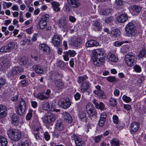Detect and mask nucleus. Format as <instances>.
<instances>
[{
	"label": "nucleus",
	"instance_id": "obj_1",
	"mask_svg": "<svg viewBox=\"0 0 146 146\" xmlns=\"http://www.w3.org/2000/svg\"><path fill=\"white\" fill-rule=\"evenodd\" d=\"M135 54L132 53H128L125 55L124 60L127 66L131 67L136 63V58Z\"/></svg>",
	"mask_w": 146,
	"mask_h": 146
},
{
	"label": "nucleus",
	"instance_id": "obj_2",
	"mask_svg": "<svg viewBox=\"0 0 146 146\" xmlns=\"http://www.w3.org/2000/svg\"><path fill=\"white\" fill-rule=\"evenodd\" d=\"M7 134L10 138L15 141L19 140L21 136V132L17 130L9 129L7 131Z\"/></svg>",
	"mask_w": 146,
	"mask_h": 146
},
{
	"label": "nucleus",
	"instance_id": "obj_3",
	"mask_svg": "<svg viewBox=\"0 0 146 146\" xmlns=\"http://www.w3.org/2000/svg\"><path fill=\"white\" fill-rule=\"evenodd\" d=\"M125 31L128 36H134L136 34V27L134 25L131 23H128L125 26Z\"/></svg>",
	"mask_w": 146,
	"mask_h": 146
},
{
	"label": "nucleus",
	"instance_id": "obj_4",
	"mask_svg": "<svg viewBox=\"0 0 146 146\" xmlns=\"http://www.w3.org/2000/svg\"><path fill=\"white\" fill-rule=\"evenodd\" d=\"M26 103L24 100L21 98L19 103L18 107H16V112L19 115H23L26 109Z\"/></svg>",
	"mask_w": 146,
	"mask_h": 146
},
{
	"label": "nucleus",
	"instance_id": "obj_5",
	"mask_svg": "<svg viewBox=\"0 0 146 146\" xmlns=\"http://www.w3.org/2000/svg\"><path fill=\"white\" fill-rule=\"evenodd\" d=\"M14 42H10L7 43L6 45L2 46L0 49V52L3 53L10 52L15 48Z\"/></svg>",
	"mask_w": 146,
	"mask_h": 146
},
{
	"label": "nucleus",
	"instance_id": "obj_6",
	"mask_svg": "<svg viewBox=\"0 0 146 146\" xmlns=\"http://www.w3.org/2000/svg\"><path fill=\"white\" fill-rule=\"evenodd\" d=\"M58 104L62 108L66 109L70 106L71 103L69 99L64 98L60 100L58 102Z\"/></svg>",
	"mask_w": 146,
	"mask_h": 146
},
{
	"label": "nucleus",
	"instance_id": "obj_7",
	"mask_svg": "<svg viewBox=\"0 0 146 146\" xmlns=\"http://www.w3.org/2000/svg\"><path fill=\"white\" fill-rule=\"evenodd\" d=\"M58 26L65 31L69 29V25L64 18L60 19L57 22Z\"/></svg>",
	"mask_w": 146,
	"mask_h": 146
},
{
	"label": "nucleus",
	"instance_id": "obj_8",
	"mask_svg": "<svg viewBox=\"0 0 146 146\" xmlns=\"http://www.w3.org/2000/svg\"><path fill=\"white\" fill-rule=\"evenodd\" d=\"M55 119V116L54 114L52 113L49 112L44 116L43 120L45 123L49 124L54 121Z\"/></svg>",
	"mask_w": 146,
	"mask_h": 146
},
{
	"label": "nucleus",
	"instance_id": "obj_9",
	"mask_svg": "<svg viewBox=\"0 0 146 146\" xmlns=\"http://www.w3.org/2000/svg\"><path fill=\"white\" fill-rule=\"evenodd\" d=\"M87 112L91 116H93L96 114V112L94 107L91 103H88L86 106Z\"/></svg>",
	"mask_w": 146,
	"mask_h": 146
},
{
	"label": "nucleus",
	"instance_id": "obj_10",
	"mask_svg": "<svg viewBox=\"0 0 146 146\" xmlns=\"http://www.w3.org/2000/svg\"><path fill=\"white\" fill-rule=\"evenodd\" d=\"M90 84L88 81L82 82L80 85V90L82 93H84L87 91L89 88Z\"/></svg>",
	"mask_w": 146,
	"mask_h": 146
},
{
	"label": "nucleus",
	"instance_id": "obj_11",
	"mask_svg": "<svg viewBox=\"0 0 146 146\" xmlns=\"http://www.w3.org/2000/svg\"><path fill=\"white\" fill-rule=\"evenodd\" d=\"M60 42V38L58 35H55L53 36L52 42L54 46L56 47L59 46Z\"/></svg>",
	"mask_w": 146,
	"mask_h": 146
},
{
	"label": "nucleus",
	"instance_id": "obj_12",
	"mask_svg": "<svg viewBox=\"0 0 146 146\" xmlns=\"http://www.w3.org/2000/svg\"><path fill=\"white\" fill-rule=\"evenodd\" d=\"M72 137H73L76 145L77 146H81L84 143V142L77 135L74 134Z\"/></svg>",
	"mask_w": 146,
	"mask_h": 146
},
{
	"label": "nucleus",
	"instance_id": "obj_13",
	"mask_svg": "<svg viewBox=\"0 0 146 146\" xmlns=\"http://www.w3.org/2000/svg\"><path fill=\"white\" fill-rule=\"evenodd\" d=\"M23 70L22 68L20 66H15L13 68L10 73V75H16L19 73L22 72Z\"/></svg>",
	"mask_w": 146,
	"mask_h": 146
},
{
	"label": "nucleus",
	"instance_id": "obj_14",
	"mask_svg": "<svg viewBox=\"0 0 146 146\" xmlns=\"http://www.w3.org/2000/svg\"><path fill=\"white\" fill-rule=\"evenodd\" d=\"M82 40L80 37H78L75 39L72 40L70 44L75 47H78L81 44Z\"/></svg>",
	"mask_w": 146,
	"mask_h": 146
},
{
	"label": "nucleus",
	"instance_id": "obj_15",
	"mask_svg": "<svg viewBox=\"0 0 146 146\" xmlns=\"http://www.w3.org/2000/svg\"><path fill=\"white\" fill-rule=\"evenodd\" d=\"M39 49L44 53L49 54L50 51V47L46 44H40L39 45Z\"/></svg>",
	"mask_w": 146,
	"mask_h": 146
},
{
	"label": "nucleus",
	"instance_id": "obj_16",
	"mask_svg": "<svg viewBox=\"0 0 146 146\" xmlns=\"http://www.w3.org/2000/svg\"><path fill=\"white\" fill-rule=\"evenodd\" d=\"M99 44V43L96 41L92 40L88 41L85 44V46L86 47H92L98 46Z\"/></svg>",
	"mask_w": 146,
	"mask_h": 146
},
{
	"label": "nucleus",
	"instance_id": "obj_17",
	"mask_svg": "<svg viewBox=\"0 0 146 146\" xmlns=\"http://www.w3.org/2000/svg\"><path fill=\"white\" fill-rule=\"evenodd\" d=\"M130 131L131 133L135 132L139 127V122H133L130 125Z\"/></svg>",
	"mask_w": 146,
	"mask_h": 146
},
{
	"label": "nucleus",
	"instance_id": "obj_18",
	"mask_svg": "<svg viewBox=\"0 0 146 146\" xmlns=\"http://www.w3.org/2000/svg\"><path fill=\"white\" fill-rule=\"evenodd\" d=\"M7 108L5 106L0 105V118L5 117L7 115Z\"/></svg>",
	"mask_w": 146,
	"mask_h": 146
},
{
	"label": "nucleus",
	"instance_id": "obj_19",
	"mask_svg": "<svg viewBox=\"0 0 146 146\" xmlns=\"http://www.w3.org/2000/svg\"><path fill=\"white\" fill-rule=\"evenodd\" d=\"M55 86L58 90L65 88L64 83L60 80L56 79L54 81Z\"/></svg>",
	"mask_w": 146,
	"mask_h": 146
},
{
	"label": "nucleus",
	"instance_id": "obj_20",
	"mask_svg": "<svg viewBox=\"0 0 146 146\" xmlns=\"http://www.w3.org/2000/svg\"><path fill=\"white\" fill-rule=\"evenodd\" d=\"M0 62L2 63L5 68H7L9 67L11 65V62L10 60L6 58H0Z\"/></svg>",
	"mask_w": 146,
	"mask_h": 146
},
{
	"label": "nucleus",
	"instance_id": "obj_21",
	"mask_svg": "<svg viewBox=\"0 0 146 146\" xmlns=\"http://www.w3.org/2000/svg\"><path fill=\"white\" fill-rule=\"evenodd\" d=\"M64 120L67 122L70 123L72 122V118L70 114L66 111H64L62 114Z\"/></svg>",
	"mask_w": 146,
	"mask_h": 146
},
{
	"label": "nucleus",
	"instance_id": "obj_22",
	"mask_svg": "<svg viewBox=\"0 0 146 146\" xmlns=\"http://www.w3.org/2000/svg\"><path fill=\"white\" fill-rule=\"evenodd\" d=\"M93 63L94 64L97 66H99L102 64V62L103 61V58L99 57V58L92 57Z\"/></svg>",
	"mask_w": 146,
	"mask_h": 146
},
{
	"label": "nucleus",
	"instance_id": "obj_23",
	"mask_svg": "<svg viewBox=\"0 0 146 146\" xmlns=\"http://www.w3.org/2000/svg\"><path fill=\"white\" fill-rule=\"evenodd\" d=\"M33 68L35 70V72L37 74H41L43 72L42 67L38 64L34 65L33 66Z\"/></svg>",
	"mask_w": 146,
	"mask_h": 146
},
{
	"label": "nucleus",
	"instance_id": "obj_24",
	"mask_svg": "<svg viewBox=\"0 0 146 146\" xmlns=\"http://www.w3.org/2000/svg\"><path fill=\"white\" fill-rule=\"evenodd\" d=\"M12 123L15 126L18 125L19 121V116L17 114L14 113L12 116Z\"/></svg>",
	"mask_w": 146,
	"mask_h": 146
},
{
	"label": "nucleus",
	"instance_id": "obj_25",
	"mask_svg": "<svg viewBox=\"0 0 146 146\" xmlns=\"http://www.w3.org/2000/svg\"><path fill=\"white\" fill-rule=\"evenodd\" d=\"M127 16L126 14H122L117 18V21L120 23H123L125 22L127 19Z\"/></svg>",
	"mask_w": 146,
	"mask_h": 146
},
{
	"label": "nucleus",
	"instance_id": "obj_26",
	"mask_svg": "<svg viewBox=\"0 0 146 146\" xmlns=\"http://www.w3.org/2000/svg\"><path fill=\"white\" fill-rule=\"evenodd\" d=\"M69 5L73 7H77L80 5L78 0H68Z\"/></svg>",
	"mask_w": 146,
	"mask_h": 146
},
{
	"label": "nucleus",
	"instance_id": "obj_27",
	"mask_svg": "<svg viewBox=\"0 0 146 146\" xmlns=\"http://www.w3.org/2000/svg\"><path fill=\"white\" fill-rule=\"evenodd\" d=\"M92 25L96 27L95 28H94L95 31H101L102 29V27L99 22L97 21H93Z\"/></svg>",
	"mask_w": 146,
	"mask_h": 146
},
{
	"label": "nucleus",
	"instance_id": "obj_28",
	"mask_svg": "<svg viewBox=\"0 0 146 146\" xmlns=\"http://www.w3.org/2000/svg\"><path fill=\"white\" fill-rule=\"evenodd\" d=\"M95 95H97L100 98L104 99L106 98V96L104 92L102 90H95L93 92Z\"/></svg>",
	"mask_w": 146,
	"mask_h": 146
},
{
	"label": "nucleus",
	"instance_id": "obj_29",
	"mask_svg": "<svg viewBox=\"0 0 146 146\" xmlns=\"http://www.w3.org/2000/svg\"><path fill=\"white\" fill-rule=\"evenodd\" d=\"M108 58L109 60L113 62H115L117 61L118 58L115 55L111 53H109L108 55Z\"/></svg>",
	"mask_w": 146,
	"mask_h": 146
},
{
	"label": "nucleus",
	"instance_id": "obj_30",
	"mask_svg": "<svg viewBox=\"0 0 146 146\" xmlns=\"http://www.w3.org/2000/svg\"><path fill=\"white\" fill-rule=\"evenodd\" d=\"M51 5L54 11L59 12L60 11V9L59 7L60 6V4L58 3L53 1L51 3Z\"/></svg>",
	"mask_w": 146,
	"mask_h": 146
},
{
	"label": "nucleus",
	"instance_id": "obj_31",
	"mask_svg": "<svg viewBox=\"0 0 146 146\" xmlns=\"http://www.w3.org/2000/svg\"><path fill=\"white\" fill-rule=\"evenodd\" d=\"M102 49L98 48L93 50L92 52L93 57L99 58V56H100L102 52Z\"/></svg>",
	"mask_w": 146,
	"mask_h": 146
},
{
	"label": "nucleus",
	"instance_id": "obj_32",
	"mask_svg": "<svg viewBox=\"0 0 146 146\" xmlns=\"http://www.w3.org/2000/svg\"><path fill=\"white\" fill-rule=\"evenodd\" d=\"M132 11L135 13L138 14L141 11L142 8L137 5H133L131 6Z\"/></svg>",
	"mask_w": 146,
	"mask_h": 146
},
{
	"label": "nucleus",
	"instance_id": "obj_33",
	"mask_svg": "<svg viewBox=\"0 0 146 146\" xmlns=\"http://www.w3.org/2000/svg\"><path fill=\"white\" fill-rule=\"evenodd\" d=\"M86 115V114L85 111H81L79 112V116L82 121L86 122L87 120V117Z\"/></svg>",
	"mask_w": 146,
	"mask_h": 146
},
{
	"label": "nucleus",
	"instance_id": "obj_34",
	"mask_svg": "<svg viewBox=\"0 0 146 146\" xmlns=\"http://www.w3.org/2000/svg\"><path fill=\"white\" fill-rule=\"evenodd\" d=\"M120 34V30L118 29H114L111 31L110 34L111 36L117 37L119 36Z\"/></svg>",
	"mask_w": 146,
	"mask_h": 146
},
{
	"label": "nucleus",
	"instance_id": "obj_35",
	"mask_svg": "<svg viewBox=\"0 0 146 146\" xmlns=\"http://www.w3.org/2000/svg\"><path fill=\"white\" fill-rule=\"evenodd\" d=\"M36 98L41 100H48L46 97L43 92H39L38 93Z\"/></svg>",
	"mask_w": 146,
	"mask_h": 146
},
{
	"label": "nucleus",
	"instance_id": "obj_36",
	"mask_svg": "<svg viewBox=\"0 0 146 146\" xmlns=\"http://www.w3.org/2000/svg\"><path fill=\"white\" fill-rule=\"evenodd\" d=\"M110 143L111 146H118L120 145L119 141L118 139L113 138L110 141Z\"/></svg>",
	"mask_w": 146,
	"mask_h": 146
},
{
	"label": "nucleus",
	"instance_id": "obj_37",
	"mask_svg": "<svg viewBox=\"0 0 146 146\" xmlns=\"http://www.w3.org/2000/svg\"><path fill=\"white\" fill-rule=\"evenodd\" d=\"M18 62L19 64L23 65L26 64L27 60L25 57H19L18 59Z\"/></svg>",
	"mask_w": 146,
	"mask_h": 146
},
{
	"label": "nucleus",
	"instance_id": "obj_38",
	"mask_svg": "<svg viewBox=\"0 0 146 146\" xmlns=\"http://www.w3.org/2000/svg\"><path fill=\"white\" fill-rule=\"evenodd\" d=\"M56 128L58 130L61 131L63 129V126L60 120L58 121L56 124Z\"/></svg>",
	"mask_w": 146,
	"mask_h": 146
},
{
	"label": "nucleus",
	"instance_id": "obj_39",
	"mask_svg": "<svg viewBox=\"0 0 146 146\" xmlns=\"http://www.w3.org/2000/svg\"><path fill=\"white\" fill-rule=\"evenodd\" d=\"M42 108L47 111H51V107H50L48 102H45L43 103L42 107Z\"/></svg>",
	"mask_w": 146,
	"mask_h": 146
},
{
	"label": "nucleus",
	"instance_id": "obj_40",
	"mask_svg": "<svg viewBox=\"0 0 146 146\" xmlns=\"http://www.w3.org/2000/svg\"><path fill=\"white\" fill-rule=\"evenodd\" d=\"M38 25L39 27L41 29H43L45 28L47 25V22L46 21H44L42 20H40L39 23Z\"/></svg>",
	"mask_w": 146,
	"mask_h": 146
},
{
	"label": "nucleus",
	"instance_id": "obj_41",
	"mask_svg": "<svg viewBox=\"0 0 146 146\" xmlns=\"http://www.w3.org/2000/svg\"><path fill=\"white\" fill-rule=\"evenodd\" d=\"M0 142L2 146H6L7 144L6 138L1 136H0Z\"/></svg>",
	"mask_w": 146,
	"mask_h": 146
},
{
	"label": "nucleus",
	"instance_id": "obj_42",
	"mask_svg": "<svg viewBox=\"0 0 146 146\" xmlns=\"http://www.w3.org/2000/svg\"><path fill=\"white\" fill-rule=\"evenodd\" d=\"M59 74L57 71H53L51 74V78L52 79L54 80V81L56 80V78H58Z\"/></svg>",
	"mask_w": 146,
	"mask_h": 146
},
{
	"label": "nucleus",
	"instance_id": "obj_43",
	"mask_svg": "<svg viewBox=\"0 0 146 146\" xmlns=\"http://www.w3.org/2000/svg\"><path fill=\"white\" fill-rule=\"evenodd\" d=\"M110 105L113 107L117 105V100L113 98H110L109 100Z\"/></svg>",
	"mask_w": 146,
	"mask_h": 146
},
{
	"label": "nucleus",
	"instance_id": "obj_44",
	"mask_svg": "<svg viewBox=\"0 0 146 146\" xmlns=\"http://www.w3.org/2000/svg\"><path fill=\"white\" fill-rule=\"evenodd\" d=\"M88 77H87L86 75L81 76L78 77V82L79 83H82L83 82H85V81L86 79H88Z\"/></svg>",
	"mask_w": 146,
	"mask_h": 146
},
{
	"label": "nucleus",
	"instance_id": "obj_45",
	"mask_svg": "<svg viewBox=\"0 0 146 146\" xmlns=\"http://www.w3.org/2000/svg\"><path fill=\"white\" fill-rule=\"evenodd\" d=\"M64 53L70 55V57H74L76 54L75 51L73 50H69L68 51L64 52Z\"/></svg>",
	"mask_w": 146,
	"mask_h": 146
},
{
	"label": "nucleus",
	"instance_id": "obj_46",
	"mask_svg": "<svg viewBox=\"0 0 146 146\" xmlns=\"http://www.w3.org/2000/svg\"><path fill=\"white\" fill-rule=\"evenodd\" d=\"M103 137L102 135L96 136L94 137V140L96 143H98L100 141L101 139L103 138Z\"/></svg>",
	"mask_w": 146,
	"mask_h": 146
},
{
	"label": "nucleus",
	"instance_id": "obj_47",
	"mask_svg": "<svg viewBox=\"0 0 146 146\" xmlns=\"http://www.w3.org/2000/svg\"><path fill=\"white\" fill-rule=\"evenodd\" d=\"M33 111L31 110H29V113L27 114L26 116V119L28 120H29L32 116V113Z\"/></svg>",
	"mask_w": 146,
	"mask_h": 146
},
{
	"label": "nucleus",
	"instance_id": "obj_48",
	"mask_svg": "<svg viewBox=\"0 0 146 146\" xmlns=\"http://www.w3.org/2000/svg\"><path fill=\"white\" fill-rule=\"evenodd\" d=\"M116 124V127L119 129H122L124 126V124L120 121H119Z\"/></svg>",
	"mask_w": 146,
	"mask_h": 146
},
{
	"label": "nucleus",
	"instance_id": "obj_49",
	"mask_svg": "<svg viewBox=\"0 0 146 146\" xmlns=\"http://www.w3.org/2000/svg\"><path fill=\"white\" fill-rule=\"evenodd\" d=\"M122 99L126 103L129 102L131 101V99L129 97H128L125 95L123 96L122 97Z\"/></svg>",
	"mask_w": 146,
	"mask_h": 146
},
{
	"label": "nucleus",
	"instance_id": "obj_50",
	"mask_svg": "<svg viewBox=\"0 0 146 146\" xmlns=\"http://www.w3.org/2000/svg\"><path fill=\"white\" fill-rule=\"evenodd\" d=\"M133 68L136 72H140L141 71V68L139 65H136L133 66Z\"/></svg>",
	"mask_w": 146,
	"mask_h": 146
},
{
	"label": "nucleus",
	"instance_id": "obj_51",
	"mask_svg": "<svg viewBox=\"0 0 146 146\" xmlns=\"http://www.w3.org/2000/svg\"><path fill=\"white\" fill-rule=\"evenodd\" d=\"M96 108L98 109L103 110L104 108V105L103 103L100 102L99 104L98 103V105L97 106Z\"/></svg>",
	"mask_w": 146,
	"mask_h": 146
},
{
	"label": "nucleus",
	"instance_id": "obj_52",
	"mask_svg": "<svg viewBox=\"0 0 146 146\" xmlns=\"http://www.w3.org/2000/svg\"><path fill=\"white\" fill-rule=\"evenodd\" d=\"M6 82L5 79L2 78H0V89L5 85Z\"/></svg>",
	"mask_w": 146,
	"mask_h": 146
},
{
	"label": "nucleus",
	"instance_id": "obj_53",
	"mask_svg": "<svg viewBox=\"0 0 146 146\" xmlns=\"http://www.w3.org/2000/svg\"><path fill=\"white\" fill-rule=\"evenodd\" d=\"M65 64L64 61L60 60L57 63V66L58 67L62 68L65 65Z\"/></svg>",
	"mask_w": 146,
	"mask_h": 146
},
{
	"label": "nucleus",
	"instance_id": "obj_54",
	"mask_svg": "<svg viewBox=\"0 0 146 146\" xmlns=\"http://www.w3.org/2000/svg\"><path fill=\"white\" fill-rule=\"evenodd\" d=\"M113 123L115 124L120 121H119V118L118 116L116 115H113Z\"/></svg>",
	"mask_w": 146,
	"mask_h": 146
},
{
	"label": "nucleus",
	"instance_id": "obj_55",
	"mask_svg": "<svg viewBox=\"0 0 146 146\" xmlns=\"http://www.w3.org/2000/svg\"><path fill=\"white\" fill-rule=\"evenodd\" d=\"M20 82L21 86L24 87L27 86L29 84L28 81L26 80H22Z\"/></svg>",
	"mask_w": 146,
	"mask_h": 146
},
{
	"label": "nucleus",
	"instance_id": "obj_56",
	"mask_svg": "<svg viewBox=\"0 0 146 146\" xmlns=\"http://www.w3.org/2000/svg\"><path fill=\"white\" fill-rule=\"evenodd\" d=\"M49 15H43L41 17L40 20L43 21H46L47 19L49 18Z\"/></svg>",
	"mask_w": 146,
	"mask_h": 146
},
{
	"label": "nucleus",
	"instance_id": "obj_57",
	"mask_svg": "<svg viewBox=\"0 0 146 146\" xmlns=\"http://www.w3.org/2000/svg\"><path fill=\"white\" fill-rule=\"evenodd\" d=\"M146 53V52L145 50L143 49L140 51L139 54V57L142 58L144 56Z\"/></svg>",
	"mask_w": 146,
	"mask_h": 146
},
{
	"label": "nucleus",
	"instance_id": "obj_58",
	"mask_svg": "<svg viewBox=\"0 0 146 146\" xmlns=\"http://www.w3.org/2000/svg\"><path fill=\"white\" fill-rule=\"evenodd\" d=\"M44 138L46 141H48L50 139V136L48 132H46L44 134Z\"/></svg>",
	"mask_w": 146,
	"mask_h": 146
},
{
	"label": "nucleus",
	"instance_id": "obj_59",
	"mask_svg": "<svg viewBox=\"0 0 146 146\" xmlns=\"http://www.w3.org/2000/svg\"><path fill=\"white\" fill-rule=\"evenodd\" d=\"M51 91L49 89H47L46 91L44 93L46 97L48 99L50 97V96Z\"/></svg>",
	"mask_w": 146,
	"mask_h": 146
},
{
	"label": "nucleus",
	"instance_id": "obj_60",
	"mask_svg": "<svg viewBox=\"0 0 146 146\" xmlns=\"http://www.w3.org/2000/svg\"><path fill=\"white\" fill-rule=\"evenodd\" d=\"M106 79L110 82H113L115 80V78L114 77L110 76L107 77Z\"/></svg>",
	"mask_w": 146,
	"mask_h": 146
},
{
	"label": "nucleus",
	"instance_id": "obj_61",
	"mask_svg": "<svg viewBox=\"0 0 146 146\" xmlns=\"http://www.w3.org/2000/svg\"><path fill=\"white\" fill-rule=\"evenodd\" d=\"M125 42H119V41H116L114 43V45L115 46L117 47L119 46L122 45Z\"/></svg>",
	"mask_w": 146,
	"mask_h": 146
},
{
	"label": "nucleus",
	"instance_id": "obj_62",
	"mask_svg": "<svg viewBox=\"0 0 146 146\" xmlns=\"http://www.w3.org/2000/svg\"><path fill=\"white\" fill-rule=\"evenodd\" d=\"M106 117L107 114L106 113L103 112L101 114L100 119L106 120Z\"/></svg>",
	"mask_w": 146,
	"mask_h": 146
},
{
	"label": "nucleus",
	"instance_id": "obj_63",
	"mask_svg": "<svg viewBox=\"0 0 146 146\" xmlns=\"http://www.w3.org/2000/svg\"><path fill=\"white\" fill-rule=\"evenodd\" d=\"M106 120L100 119L98 122V124L100 127H102L104 125L105 122Z\"/></svg>",
	"mask_w": 146,
	"mask_h": 146
},
{
	"label": "nucleus",
	"instance_id": "obj_64",
	"mask_svg": "<svg viewBox=\"0 0 146 146\" xmlns=\"http://www.w3.org/2000/svg\"><path fill=\"white\" fill-rule=\"evenodd\" d=\"M81 97V95L80 94L77 92L74 95L75 99L76 100H78L80 99Z\"/></svg>",
	"mask_w": 146,
	"mask_h": 146
}]
</instances>
